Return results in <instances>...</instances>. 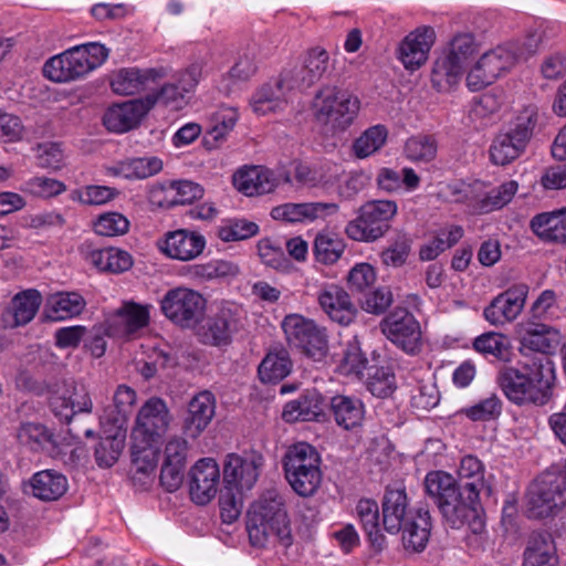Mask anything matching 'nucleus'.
<instances>
[{
	"mask_svg": "<svg viewBox=\"0 0 566 566\" xmlns=\"http://www.w3.org/2000/svg\"><path fill=\"white\" fill-rule=\"evenodd\" d=\"M145 442L146 443H140L138 440H133L132 457L137 470L143 473H148L154 471L159 461V447L163 442H154L150 440H146Z\"/></svg>",
	"mask_w": 566,
	"mask_h": 566,
	"instance_id": "54",
	"label": "nucleus"
},
{
	"mask_svg": "<svg viewBox=\"0 0 566 566\" xmlns=\"http://www.w3.org/2000/svg\"><path fill=\"white\" fill-rule=\"evenodd\" d=\"M293 90L296 87L292 85L290 74L284 70L277 78L263 84L255 92L251 107L259 115L275 112L286 104V96Z\"/></svg>",
	"mask_w": 566,
	"mask_h": 566,
	"instance_id": "21",
	"label": "nucleus"
},
{
	"mask_svg": "<svg viewBox=\"0 0 566 566\" xmlns=\"http://www.w3.org/2000/svg\"><path fill=\"white\" fill-rule=\"evenodd\" d=\"M338 210L336 203L305 202V203H285L274 207L271 217L275 220L286 222L313 221L325 214L334 213Z\"/></svg>",
	"mask_w": 566,
	"mask_h": 566,
	"instance_id": "28",
	"label": "nucleus"
},
{
	"mask_svg": "<svg viewBox=\"0 0 566 566\" xmlns=\"http://www.w3.org/2000/svg\"><path fill=\"white\" fill-rule=\"evenodd\" d=\"M438 143L432 135H417L405 144L406 157L411 161L429 163L437 156Z\"/></svg>",
	"mask_w": 566,
	"mask_h": 566,
	"instance_id": "52",
	"label": "nucleus"
},
{
	"mask_svg": "<svg viewBox=\"0 0 566 566\" xmlns=\"http://www.w3.org/2000/svg\"><path fill=\"white\" fill-rule=\"evenodd\" d=\"M147 113L143 98L130 99L111 106L103 116V124L109 132L125 133L136 127Z\"/></svg>",
	"mask_w": 566,
	"mask_h": 566,
	"instance_id": "25",
	"label": "nucleus"
},
{
	"mask_svg": "<svg viewBox=\"0 0 566 566\" xmlns=\"http://www.w3.org/2000/svg\"><path fill=\"white\" fill-rule=\"evenodd\" d=\"M462 75L463 72L460 66L442 55L434 62L431 71V83L438 92H447L460 82Z\"/></svg>",
	"mask_w": 566,
	"mask_h": 566,
	"instance_id": "47",
	"label": "nucleus"
},
{
	"mask_svg": "<svg viewBox=\"0 0 566 566\" xmlns=\"http://www.w3.org/2000/svg\"><path fill=\"white\" fill-rule=\"evenodd\" d=\"M206 240L201 234L187 230L167 233L163 251L172 259L182 261L198 256L205 249Z\"/></svg>",
	"mask_w": 566,
	"mask_h": 566,
	"instance_id": "29",
	"label": "nucleus"
},
{
	"mask_svg": "<svg viewBox=\"0 0 566 566\" xmlns=\"http://www.w3.org/2000/svg\"><path fill=\"white\" fill-rule=\"evenodd\" d=\"M128 219L119 212H106L94 222V230L98 235H123L129 230Z\"/></svg>",
	"mask_w": 566,
	"mask_h": 566,
	"instance_id": "61",
	"label": "nucleus"
},
{
	"mask_svg": "<svg viewBox=\"0 0 566 566\" xmlns=\"http://www.w3.org/2000/svg\"><path fill=\"white\" fill-rule=\"evenodd\" d=\"M234 187L245 196H260L271 192L276 184L272 174L260 166L244 167L233 175Z\"/></svg>",
	"mask_w": 566,
	"mask_h": 566,
	"instance_id": "31",
	"label": "nucleus"
},
{
	"mask_svg": "<svg viewBox=\"0 0 566 566\" xmlns=\"http://www.w3.org/2000/svg\"><path fill=\"white\" fill-rule=\"evenodd\" d=\"M344 240L336 233L319 232L314 240V255L317 262L334 264L345 250Z\"/></svg>",
	"mask_w": 566,
	"mask_h": 566,
	"instance_id": "44",
	"label": "nucleus"
},
{
	"mask_svg": "<svg viewBox=\"0 0 566 566\" xmlns=\"http://www.w3.org/2000/svg\"><path fill=\"white\" fill-rule=\"evenodd\" d=\"M342 350L338 356V369L346 376L361 378L367 368L368 359L361 348V343L357 336L345 339L340 344Z\"/></svg>",
	"mask_w": 566,
	"mask_h": 566,
	"instance_id": "35",
	"label": "nucleus"
},
{
	"mask_svg": "<svg viewBox=\"0 0 566 566\" xmlns=\"http://www.w3.org/2000/svg\"><path fill=\"white\" fill-rule=\"evenodd\" d=\"M436 32L431 27H420L410 32L399 46V59L406 69L416 70L428 59L434 43Z\"/></svg>",
	"mask_w": 566,
	"mask_h": 566,
	"instance_id": "22",
	"label": "nucleus"
},
{
	"mask_svg": "<svg viewBox=\"0 0 566 566\" xmlns=\"http://www.w3.org/2000/svg\"><path fill=\"white\" fill-rule=\"evenodd\" d=\"M188 273L192 280H235L240 269L233 262L216 260L206 264L190 265Z\"/></svg>",
	"mask_w": 566,
	"mask_h": 566,
	"instance_id": "42",
	"label": "nucleus"
},
{
	"mask_svg": "<svg viewBox=\"0 0 566 566\" xmlns=\"http://www.w3.org/2000/svg\"><path fill=\"white\" fill-rule=\"evenodd\" d=\"M243 311L233 303L222 304L198 327L199 340L213 347H224L232 343L234 335L243 328Z\"/></svg>",
	"mask_w": 566,
	"mask_h": 566,
	"instance_id": "9",
	"label": "nucleus"
},
{
	"mask_svg": "<svg viewBox=\"0 0 566 566\" xmlns=\"http://www.w3.org/2000/svg\"><path fill=\"white\" fill-rule=\"evenodd\" d=\"M408 497L403 489L387 488L382 497V525L390 534L402 531V542L407 549L421 552L431 534V515L427 506H419L415 515L407 516Z\"/></svg>",
	"mask_w": 566,
	"mask_h": 566,
	"instance_id": "2",
	"label": "nucleus"
},
{
	"mask_svg": "<svg viewBox=\"0 0 566 566\" xmlns=\"http://www.w3.org/2000/svg\"><path fill=\"white\" fill-rule=\"evenodd\" d=\"M525 148L524 145L516 143L511 135L504 132L494 138L490 147V157L493 164L505 166L518 158Z\"/></svg>",
	"mask_w": 566,
	"mask_h": 566,
	"instance_id": "49",
	"label": "nucleus"
},
{
	"mask_svg": "<svg viewBox=\"0 0 566 566\" xmlns=\"http://www.w3.org/2000/svg\"><path fill=\"white\" fill-rule=\"evenodd\" d=\"M46 395L51 412L61 423H70L78 412L91 413L93 401L85 387H74L71 396L60 394V384H43L38 387V396Z\"/></svg>",
	"mask_w": 566,
	"mask_h": 566,
	"instance_id": "14",
	"label": "nucleus"
},
{
	"mask_svg": "<svg viewBox=\"0 0 566 566\" xmlns=\"http://www.w3.org/2000/svg\"><path fill=\"white\" fill-rule=\"evenodd\" d=\"M167 75L165 67L139 70L137 67L122 69L111 80L114 93L133 95L146 87L147 82H155Z\"/></svg>",
	"mask_w": 566,
	"mask_h": 566,
	"instance_id": "27",
	"label": "nucleus"
},
{
	"mask_svg": "<svg viewBox=\"0 0 566 566\" xmlns=\"http://www.w3.org/2000/svg\"><path fill=\"white\" fill-rule=\"evenodd\" d=\"M327 403L316 389H306L297 399L284 406L282 418L286 422L319 421L325 417Z\"/></svg>",
	"mask_w": 566,
	"mask_h": 566,
	"instance_id": "24",
	"label": "nucleus"
},
{
	"mask_svg": "<svg viewBox=\"0 0 566 566\" xmlns=\"http://www.w3.org/2000/svg\"><path fill=\"white\" fill-rule=\"evenodd\" d=\"M171 421L172 416L166 401L159 397H151L138 410L132 438L140 443H145L146 440L163 442Z\"/></svg>",
	"mask_w": 566,
	"mask_h": 566,
	"instance_id": "11",
	"label": "nucleus"
},
{
	"mask_svg": "<svg viewBox=\"0 0 566 566\" xmlns=\"http://www.w3.org/2000/svg\"><path fill=\"white\" fill-rule=\"evenodd\" d=\"M65 475L55 470L38 471V500L57 501L67 491Z\"/></svg>",
	"mask_w": 566,
	"mask_h": 566,
	"instance_id": "45",
	"label": "nucleus"
},
{
	"mask_svg": "<svg viewBox=\"0 0 566 566\" xmlns=\"http://www.w3.org/2000/svg\"><path fill=\"white\" fill-rule=\"evenodd\" d=\"M478 483H458L446 472H429L424 479L426 494L438 506L444 522L458 528L464 518L474 514Z\"/></svg>",
	"mask_w": 566,
	"mask_h": 566,
	"instance_id": "3",
	"label": "nucleus"
},
{
	"mask_svg": "<svg viewBox=\"0 0 566 566\" xmlns=\"http://www.w3.org/2000/svg\"><path fill=\"white\" fill-rule=\"evenodd\" d=\"M473 348L485 357L497 360H507L510 344L507 337L501 333L488 332L478 336L473 342Z\"/></svg>",
	"mask_w": 566,
	"mask_h": 566,
	"instance_id": "50",
	"label": "nucleus"
},
{
	"mask_svg": "<svg viewBox=\"0 0 566 566\" xmlns=\"http://www.w3.org/2000/svg\"><path fill=\"white\" fill-rule=\"evenodd\" d=\"M70 437H61L48 426L38 424V447L40 451L53 460L66 462L69 449L72 447V441L78 438L73 429H69Z\"/></svg>",
	"mask_w": 566,
	"mask_h": 566,
	"instance_id": "36",
	"label": "nucleus"
},
{
	"mask_svg": "<svg viewBox=\"0 0 566 566\" xmlns=\"http://www.w3.org/2000/svg\"><path fill=\"white\" fill-rule=\"evenodd\" d=\"M565 481L545 475L534 481L527 493V512L531 517L544 518L566 504Z\"/></svg>",
	"mask_w": 566,
	"mask_h": 566,
	"instance_id": "13",
	"label": "nucleus"
},
{
	"mask_svg": "<svg viewBox=\"0 0 566 566\" xmlns=\"http://www.w3.org/2000/svg\"><path fill=\"white\" fill-rule=\"evenodd\" d=\"M113 326L119 334H132L148 324L149 315L146 307L135 303H125L115 312Z\"/></svg>",
	"mask_w": 566,
	"mask_h": 566,
	"instance_id": "41",
	"label": "nucleus"
},
{
	"mask_svg": "<svg viewBox=\"0 0 566 566\" xmlns=\"http://www.w3.org/2000/svg\"><path fill=\"white\" fill-rule=\"evenodd\" d=\"M476 52L478 46L472 34L463 33L452 39L450 49L444 56L449 57L452 63L460 66V70L464 72Z\"/></svg>",
	"mask_w": 566,
	"mask_h": 566,
	"instance_id": "53",
	"label": "nucleus"
},
{
	"mask_svg": "<svg viewBox=\"0 0 566 566\" xmlns=\"http://www.w3.org/2000/svg\"><path fill=\"white\" fill-rule=\"evenodd\" d=\"M478 62L485 69L488 77L495 81L503 72L515 64L516 54L510 49L497 46L485 52Z\"/></svg>",
	"mask_w": 566,
	"mask_h": 566,
	"instance_id": "48",
	"label": "nucleus"
},
{
	"mask_svg": "<svg viewBox=\"0 0 566 566\" xmlns=\"http://www.w3.org/2000/svg\"><path fill=\"white\" fill-rule=\"evenodd\" d=\"M482 190L483 184L475 181L461 191L463 195L460 201L467 205L471 213L485 214L504 207L492 190L488 192Z\"/></svg>",
	"mask_w": 566,
	"mask_h": 566,
	"instance_id": "40",
	"label": "nucleus"
},
{
	"mask_svg": "<svg viewBox=\"0 0 566 566\" xmlns=\"http://www.w3.org/2000/svg\"><path fill=\"white\" fill-rule=\"evenodd\" d=\"M84 297L76 292H60L45 304L42 321L60 322L80 315L85 308Z\"/></svg>",
	"mask_w": 566,
	"mask_h": 566,
	"instance_id": "32",
	"label": "nucleus"
},
{
	"mask_svg": "<svg viewBox=\"0 0 566 566\" xmlns=\"http://www.w3.org/2000/svg\"><path fill=\"white\" fill-rule=\"evenodd\" d=\"M360 307L374 315L384 314L394 302L389 285H357Z\"/></svg>",
	"mask_w": 566,
	"mask_h": 566,
	"instance_id": "39",
	"label": "nucleus"
},
{
	"mask_svg": "<svg viewBox=\"0 0 566 566\" xmlns=\"http://www.w3.org/2000/svg\"><path fill=\"white\" fill-rule=\"evenodd\" d=\"M220 514L224 523L234 522L241 514L242 490L231 486H222L219 496Z\"/></svg>",
	"mask_w": 566,
	"mask_h": 566,
	"instance_id": "60",
	"label": "nucleus"
},
{
	"mask_svg": "<svg viewBox=\"0 0 566 566\" xmlns=\"http://www.w3.org/2000/svg\"><path fill=\"white\" fill-rule=\"evenodd\" d=\"M379 328L391 343L405 353L415 355L420 352V324L406 308L396 307L381 319Z\"/></svg>",
	"mask_w": 566,
	"mask_h": 566,
	"instance_id": "12",
	"label": "nucleus"
},
{
	"mask_svg": "<svg viewBox=\"0 0 566 566\" xmlns=\"http://www.w3.org/2000/svg\"><path fill=\"white\" fill-rule=\"evenodd\" d=\"M291 370L292 360L289 352L283 347L270 349L258 368L259 377L262 382L281 381Z\"/></svg>",
	"mask_w": 566,
	"mask_h": 566,
	"instance_id": "37",
	"label": "nucleus"
},
{
	"mask_svg": "<svg viewBox=\"0 0 566 566\" xmlns=\"http://www.w3.org/2000/svg\"><path fill=\"white\" fill-rule=\"evenodd\" d=\"M163 169V163L157 157L132 158L118 164L117 174L127 179H145Z\"/></svg>",
	"mask_w": 566,
	"mask_h": 566,
	"instance_id": "51",
	"label": "nucleus"
},
{
	"mask_svg": "<svg viewBox=\"0 0 566 566\" xmlns=\"http://www.w3.org/2000/svg\"><path fill=\"white\" fill-rule=\"evenodd\" d=\"M124 447L125 440H122L120 437L115 438L103 434L94 452L97 465L101 468L113 467L117 462Z\"/></svg>",
	"mask_w": 566,
	"mask_h": 566,
	"instance_id": "57",
	"label": "nucleus"
},
{
	"mask_svg": "<svg viewBox=\"0 0 566 566\" xmlns=\"http://www.w3.org/2000/svg\"><path fill=\"white\" fill-rule=\"evenodd\" d=\"M214 413V396L208 390L199 392L188 403L182 418V433L191 439L198 438L207 429Z\"/></svg>",
	"mask_w": 566,
	"mask_h": 566,
	"instance_id": "19",
	"label": "nucleus"
},
{
	"mask_svg": "<svg viewBox=\"0 0 566 566\" xmlns=\"http://www.w3.org/2000/svg\"><path fill=\"white\" fill-rule=\"evenodd\" d=\"M312 109L318 124L337 134L353 125L360 111V101L348 91L325 85L315 93Z\"/></svg>",
	"mask_w": 566,
	"mask_h": 566,
	"instance_id": "5",
	"label": "nucleus"
},
{
	"mask_svg": "<svg viewBox=\"0 0 566 566\" xmlns=\"http://www.w3.org/2000/svg\"><path fill=\"white\" fill-rule=\"evenodd\" d=\"M285 479L300 496L308 497L316 493L323 480L321 455L307 442L290 446L283 457Z\"/></svg>",
	"mask_w": 566,
	"mask_h": 566,
	"instance_id": "6",
	"label": "nucleus"
},
{
	"mask_svg": "<svg viewBox=\"0 0 566 566\" xmlns=\"http://www.w3.org/2000/svg\"><path fill=\"white\" fill-rule=\"evenodd\" d=\"M397 213L394 200H371L363 205L359 216L346 227V234L356 241H375L390 228V221Z\"/></svg>",
	"mask_w": 566,
	"mask_h": 566,
	"instance_id": "7",
	"label": "nucleus"
},
{
	"mask_svg": "<svg viewBox=\"0 0 566 566\" xmlns=\"http://www.w3.org/2000/svg\"><path fill=\"white\" fill-rule=\"evenodd\" d=\"M523 566H558L555 543L547 531H535L530 535Z\"/></svg>",
	"mask_w": 566,
	"mask_h": 566,
	"instance_id": "30",
	"label": "nucleus"
},
{
	"mask_svg": "<svg viewBox=\"0 0 566 566\" xmlns=\"http://www.w3.org/2000/svg\"><path fill=\"white\" fill-rule=\"evenodd\" d=\"M329 55L322 48H313L307 51L300 66L287 69L292 85L296 90L308 88L322 80L328 69Z\"/></svg>",
	"mask_w": 566,
	"mask_h": 566,
	"instance_id": "23",
	"label": "nucleus"
},
{
	"mask_svg": "<svg viewBox=\"0 0 566 566\" xmlns=\"http://www.w3.org/2000/svg\"><path fill=\"white\" fill-rule=\"evenodd\" d=\"M264 459L260 453L247 457L228 454L223 464V486L238 490H250L260 475Z\"/></svg>",
	"mask_w": 566,
	"mask_h": 566,
	"instance_id": "16",
	"label": "nucleus"
},
{
	"mask_svg": "<svg viewBox=\"0 0 566 566\" xmlns=\"http://www.w3.org/2000/svg\"><path fill=\"white\" fill-rule=\"evenodd\" d=\"M356 513L371 546L381 551L386 538L379 527V507L377 502L370 499L359 500L356 505Z\"/></svg>",
	"mask_w": 566,
	"mask_h": 566,
	"instance_id": "38",
	"label": "nucleus"
},
{
	"mask_svg": "<svg viewBox=\"0 0 566 566\" xmlns=\"http://www.w3.org/2000/svg\"><path fill=\"white\" fill-rule=\"evenodd\" d=\"M373 373L368 374L367 389L378 398H388L396 390V377L389 367H370Z\"/></svg>",
	"mask_w": 566,
	"mask_h": 566,
	"instance_id": "55",
	"label": "nucleus"
},
{
	"mask_svg": "<svg viewBox=\"0 0 566 566\" xmlns=\"http://www.w3.org/2000/svg\"><path fill=\"white\" fill-rule=\"evenodd\" d=\"M143 99L149 112L156 104L172 109H181L188 104L189 97L179 88L177 83L170 82L164 84L159 90L148 93Z\"/></svg>",
	"mask_w": 566,
	"mask_h": 566,
	"instance_id": "46",
	"label": "nucleus"
},
{
	"mask_svg": "<svg viewBox=\"0 0 566 566\" xmlns=\"http://www.w3.org/2000/svg\"><path fill=\"white\" fill-rule=\"evenodd\" d=\"M496 382L504 396L516 406H544L553 396L554 363L549 357H525L515 366H502Z\"/></svg>",
	"mask_w": 566,
	"mask_h": 566,
	"instance_id": "1",
	"label": "nucleus"
},
{
	"mask_svg": "<svg viewBox=\"0 0 566 566\" xmlns=\"http://www.w3.org/2000/svg\"><path fill=\"white\" fill-rule=\"evenodd\" d=\"M189 495L197 505L211 502L218 491L220 470L216 460L203 458L196 462L189 471Z\"/></svg>",
	"mask_w": 566,
	"mask_h": 566,
	"instance_id": "15",
	"label": "nucleus"
},
{
	"mask_svg": "<svg viewBox=\"0 0 566 566\" xmlns=\"http://www.w3.org/2000/svg\"><path fill=\"white\" fill-rule=\"evenodd\" d=\"M206 300L202 295L185 286L170 290L161 301V311L175 324L190 328L202 317Z\"/></svg>",
	"mask_w": 566,
	"mask_h": 566,
	"instance_id": "10",
	"label": "nucleus"
},
{
	"mask_svg": "<svg viewBox=\"0 0 566 566\" xmlns=\"http://www.w3.org/2000/svg\"><path fill=\"white\" fill-rule=\"evenodd\" d=\"M329 410L337 426L345 430H352L361 426L365 416L363 401L356 397L346 395L332 397L329 400Z\"/></svg>",
	"mask_w": 566,
	"mask_h": 566,
	"instance_id": "33",
	"label": "nucleus"
},
{
	"mask_svg": "<svg viewBox=\"0 0 566 566\" xmlns=\"http://www.w3.org/2000/svg\"><path fill=\"white\" fill-rule=\"evenodd\" d=\"M247 531L253 546H263L269 537L277 538L285 547L292 544L285 502L276 490H266L250 506Z\"/></svg>",
	"mask_w": 566,
	"mask_h": 566,
	"instance_id": "4",
	"label": "nucleus"
},
{
	"mask_svg": "<svg viewBox=\"0 0 566 566\" xmlns=\"http://www.w3.org/2000/svg\"><path fill=\"white\" fill-rule=\"evenodd\" d=\"M282 328L290 346H294L314 361H322L328 353L326 329L314 321L297 314L285 316Z\"/></svg>",
	"mask_w": 566,
	"mask_h": 566,
	"instance_id": "8",
	"label": "nucleus"
},
{
	"mask_svg": "<svg viewBox=\"0 0 566 566\" xmlns=\"http://www.w3.org/2000/svg\"><path fill=\"white\" fill-rule=\"evenodd\" d=\"M118 195L119 191L116 188L91 185L82 189L73 190L71 199L77 200L84 205L97 206L114 200Z\"/></svg>",
	"mask_w": 566,
	"mask_h": 566,
	"instance_id": "58",
	"label": "nucleus"
},
{
	"mask_svg": "<svg viewBox=\"0 0 566 566\" xmlns=\"http://www.w3.org/2000/svg\"><path fill=\"white\" fill-rule=\"evenodd\" d=\"M527 297V285H513L497 295L484 308V317L492 325L499 326L515 319L522 312Z\"/></svg>",
	"mask_w": 566,
	"mask_h": 566,
	"instance_id": "18",
	"label": "nucleus"
},
{
	"mask_svg": "<svg viewBox=\"0 0 566 566\" xmlns=\"http://www.w3.org/2000/svg\"><path fill=\"white\" fill-rule=\"evenodd\" d=\"M259 255L264 264L279 271H287L290 261L285 256L284 251L279 244L271 239L265 238L258 243Z\"/></svg>",
	"mask_w": 566,
	"mask_h": 566,
	"instance_id": "63",
	"label": "nucleus"
},
{
	"mask_svg": "<svg viewBox=\"0 0 566 566\" xmlns=\"http://www.w3.org/2000/svg\"><path fill=\"white\" fill-rule=\"evenodd\" d=\"M560 344L559 332L544 323L530 322L520 339L521 359L525 357H549Z\"/></svg>",
	"mask_w": 566,
	"mask_h": 566,
	"instance_id": "17",
	"label": "nucleus"
},
{
	"mask_svg": "<svg viewBox=\"0 0 566 566\" xmlns=\"http://www.w3.org/2000/svg\"><path fill=\"white\" fill-rule=\"evenodd\" d=\"M129 415L106 406L99 417L102 433L126 440Z\"/></svg>",
	"mask_w": 566,
	"mask_h": 566,
	"instance_id": "59",
	"label": "nucleus"
},
{
	"mask_svg": "<svg viewBox=\"0 0 566 566\" xmlns=\"http://www.w3.org/2000/svg\"><path fill=\"white\" fill-rule=\"evenodd\" d=\"M318 301L329 318L340 325H348L356 317V306L349 294L340 285H327V289L321 293Z\"/></svg>",
	"mask_w": 566,
	"mask_h": 566,
	"instance_id": "26",
	"label": "nucleus"
},
{
	"mask_svg": "<svg viewBox=\"0 0 566 566\" xmlns=\"http://www.w3.org/2000/svg\"><path fill=\"white\" fill-rule=\"evenodd\" d=\"M483 464L482 462L474 455H465L459 465L458 474L460 478V483H474L478 482L479 485L476 493L478 499L480 497L481 490L485 486L483 479Z\"/></svg>",
	"mask_w": 566,
	"mask_h": 566,
	"instance_id": "64",
	"label": "nucleus"
},
{
	"mask_svg": "<svg viewBox=\"0 0 566 566\" xmlns=\"http://www.w3.org/2000/svg\"><path fill=\"white\" fill-rule=\"evenodd\" d=\"M35 315V289L18 293L11 301L10 307L1 314L3 328H15L28 324Z\"/></svg>",
	"mask_w": 566,
	"mask_h": 566,
	"instance_id": "34",
	"label": "nucleus"
},
{
	"mask_svg": "<svg viewBox=\"0 0 566 566\" xmlns=\"http://www.w3.org/2000/svg\"><path fill=\"white\" fill-rule=\"evenodd\" d=\"M78 54L74 46L52 56L42 67L43 75L55 83H66L84 76L88 73V66L83 56Z\"/></svg>",
	"mask_w": 566,
	"mask_h": 566,
	"instance_id": "20",
	"label": "nucleus"
},
{
	"mask_svg": "<svg viewBox=\"0 0 566 566\" xmlns=\"http://www.w3.org/2000/svg\"><path fill=\"white\" fill-rule=\"evenodd\" d=\"M259 226L254 222L243 219L229 220L224 226L219 228L218 235L224 242L240 241L255 235Z\"/></svg>",
	"mask_w": 566,
	"mask_h": 566,
	"instance_id": "62",
	"label": "nucleus"
},
{
	"mask_svg": "<svg viewBox=\"0 0 566 566\" xmlns=\"http://www.w3.org/2000/svg\"><path fill=\"white\" fill-rule=\"evenodd\" d=\"M537 122V107L528 105L513 118L505 133L511 135L516 143H521L526 147L533 136Z\"/></svg>",
	"mask_w": 566,
	"mask_h": 566,
	"instance_id": "43",
	"label": "nucleus"
},
{
	"mask_svg": "<svg viewBox=\"0 0 566 566\" xmlns=\"http://www.w3.org/2000/svg\"><path fill=\"white\" fill-rule=\"evenodd\" d=\"M387 129L382 125H376L368 128L359 136L354 145L355 155L358 158H365L377 151L386 142Z\"/></svg>",
	"mask_w": 566,
	"mask_h": 566,
	"instance_id": "56",
	"label": "nucleus"
}]
</instances>
